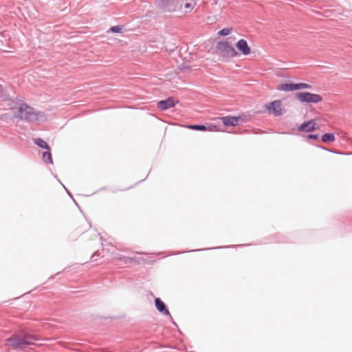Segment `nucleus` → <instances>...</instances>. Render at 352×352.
Instances as JSON below:
<instances>
[{
  "label": "nucleus",
  "mask_w": 352,
  "mask_h": 352,
  "mask_svg": "<svg viewBox=\"0 0 352 352\" xmlns=\"http://www.w3.org/2000/svg\"><path fill=\"white\" fill-rule=\"evenodd\" d=\"M155 305L159 312H160L163 315L170 316V314L168 310L166 305L160 298H155Z\"/></svg>",
  "instance_id": "obj_8"
},
{
  "label": "nucleus",
  "mask_w": 352,
  "mask_h": 352,
  "mask_svg": "<svg viewBox=\"0 0 352 352\" xmlns=\"http://www.w3.org/2000/svg\"><path fill=\"white\" fill-rule=\"evenodd\" d=\"M190 6L189 3H186V7L188 8Z\"/></svg>",
  "instance_id": "obj_25"
},
{
  "label": "nucleus",
  "mask_w": 352,
  "mask_h": 352,
  "mask_svg": "<svg viewBox=\"0 0 352 352\" xmlns=\"http://www.w3.org/2000/svg\"><path fill=\"white\" fill-rule=\"evenodd\" d=\"M1 94H2V88H1V87L0 86V95H1Z\"/></svg>",
  "instance_id": "obj_24"
},
{
  "label": "nucleus",
  "mask_w": 352,
  "mask_h": 352,
  "mask_svg": "<svg viewBox=\"0 0 352 352\" xmlns=\"http://www.w3.org/2000/svg\"><path fill=\"white\" fill-rule=\"evenodd\" d=\"M99 254L98 252H96L95 253L93 254V255L91 256V258L94 259V258L96 256H98Z\"/></svg>",
  "instance_id": "obj_23"
},
{
  "label": "nucleus",
  "mask_w": 352,
  "mask_h": 352,
  "mask_svg": "<svg viewBox=\"0 0 352 352\" xmlns=\"http://www.w3.org/2000/svg\"><path fill=\"white\" fill-rule=\"evenodd\" d=\"M219 126L216 124H210L207 126V131H219Z\"/></svg>",
  "instance_id": "obj_21"
},
{
  "label": "nucleus",
  "mask_w": 352,
  "mask_h": 352,
  "mask_svg": "<svg viewBox=\"0 0 352 352\" xmlns=\"http://www.w3.org/2000/svg\"><path fill=\"white\" fill-rule=\"evenodd\" d=\"M265 109L268 114L272 115L274 117L281 116L285 112L283 102L280 100L269 102L265 105Z\"/></svg>",
  "instance_id": "obj_4"
},
{
  "label": "nucleus",
  "mask_w": 352,
  "mask_h": 352,
  "mask_svg": "<svg viewBox=\"0 0 352 352\" xmlns=\"http://www.w3.org/2000/svg\"><path fill=\"white\" fill-rule=\"evenodd\" d=\"M42 158H43V162L46 164H52L53 163L52 154L50 152V151L43 152Z\"/></svg>",
  "instance_id": "obj_14"
},
{
  "label": "nucleus",
  "mask_w": 352,
  "mask_h": 352,
  "mask_svg": "<svg viewBox=\"0 0 352 352\" xmlns=\"http://www.w3.org/2000/svg\"><path fill=\"white\" fill-rule=\"evenodd\" d=\"M217 120L221 121L225 126H237L242 122L241 117L236 116H223L219 117Z\"/></svg>",
  "instance_id": "obj_6"
},
{
  "label": "nucleus",
  "mask_w": 352,
  "mask_h": 352,
  "mask_svg": "<svg viewBox=\"0 0 352 352\" xmlns=\"http://www.w3.org/2000/svg\"><path fill=\"white\" fill-rule=\"evenodd\" d=\"M189 128L191 129H193V130H197V131H207V126L204 124H192V125H190Z\"/></svg>",
  "instance_id": "obj_16"
},
{
  "label": "nucleus",
  "mask_w": 352,
  "mask_h": 352,
  "mask_svg": "<svg viewBox=\"0 0 352 352\" xmlns=\"http://www.w3.org/2000/svg\"><path fill=\"white\" fill-rule=\"evenodd\" d=\"M14 116L27 121H34L37 120V116L34 110L27 104H21L18 110L14 113Z\"/></svg>",
  "instance_id": "obj_3"
},
{
  "label": "nucleus",
  "mask_w": 352,
  "mask_h": 352,
  "mask_svg": "<svg viewBox=\"0 0 352 352\" xmlns=\"http://www.w3.org/2000/svg\"><path fill=\"white\" fill-rule=\"evenodd\" d=\"M174 0H155L157 6L164 10H170V7L173 5Z\"/></svg>",
  "instance_id": "obj_11"
},
{
  "label": "nucleus",
  "mask_w": 352,
  "mask_h": 352,
  "mask_svg": "<svg viewBox=\"0 0 352 352\" xmlns=\"http://www.w3.org/2000/svg\"><path fill=\"white\" fill-rule=\"evenodd\" d=\"M232 32V28H223L221 30L218 34L219 36H228Z\"/></svg>",
  "instance_id": "obj_18"
},
{
  "label": "nucleus",
  "mask_w": 352,
  "mask_h": 352,
  "mask_svg": "<svg viewBox=\"0 0 352 352\" xmlns=\"http://www.w3.org/2000/svg\"><path fill=\"white\" fill-rule=\"evenodd\" d=\"M324 142H331L335 141V136L333 133H325L322 136Z\"/></svg>",
  "instance_id": "obj_15"
},
{
  "label": "nucleus",
  "mask_w": 352,
  "mask_h": 352,
  "mask_svg": "<svg viewBox=\"0 0 352 352\" xmlns=\"http://www.w3.org/2000/svg\"><path fill=\"white\" fill-rule=\"evenodd\" d=\"M33 142L35 144H36L38 146H39L42 148L47 149V151L50 150L49 145L46 143L45 141H44L41 138H34L33 140Z\"/></svg>",
  "instance_id": "obj_13"
},
{
  "label": "nucleus",
  "mask_w": 352,
  "mask_h": 352,
  "mask_svg": "<svg viewBox=\"0 0 352 352\" xmlns=\"http://www.w3.org/2000/svg\"><path fill=\"white\" fill-rule=\"evenodd\" d=\"M177 102H178V100L175 101L174 98L169 97L166 100L159 101L157 102V107L159 109L165 111L175 107Z\"/></svg>",
  "instance_id": "obj_7"
},
{
  "label": "nucleus",
  "mask_w": 352,
  "mask_h": 352,
  "mask_svg": "<svg viewBox=\"0 0 352 352\" xmlns=\"http://www.w3.org/2000/svg\"><path fill=\"white\" fill-rule=\"evenodd\" d=\"M216 50L217 54L221 56L223 61L238 56V52L228 41L218 42Z\"/></svg>",
  "instance_id": "obj_2"
},
{
  "label": "nucleus",
  "mask_w": 352,
  "mask_h": 352,
  "mask_svg": "<svg viewBox=\"0 0 352 352\" xmlns=\"http://www.w3.org/2000/svg\"><path fill=\"white\" fill-rule=\"evenodd\" d=\"M278 89L285 91H295L297 90V83H283L280 85Z\"/></svg>",
  "instance_id": "obj_12"
},
{
  "label": "nucleus",
  "mask_w": 352,
  "mask_h": 352,
  "mask_svg": "<svg viewBox=\"0 0 352 352\" xmlns=\"http://www.w3.org/2000/svg\"><path fill=\"white\" fill-rule=\"evenodd\" d=\"M296 97L302 102L318 103L322 100L320 95L309 92H298Z\"/></svg>",
  "instance_id": "obj_5"
},
{
  "label": "nucleus",
  "mask_w": 352,
  "mask_h": 352,
  "mask_svg": "<svg viewBox=\"0 0 352 352\" xmlns=\"http://www.w3.org/2000/svg\"><path fill=\"white\" fill-rule=\"evenodd\" d=\"M236 47L245 56L250 54L251 52L250 47L248 46L247 41L244 39H240L236 43Z\"/></svg>",
  "instance_id": "obj_9"
},
{
  "label": "nucleus",
  "mask_w": 352,
  "mask_h": 352,
  "mask_svg": "<svg viewBox=\"0 0 352 352\" xmlns=\"http://www.w3.org/2000/svg\"><path fill=\"white\" fill-rule=\"evenodd\" d=\"M316 121L315 120H311L307 122L302 124L298 130L300 131L311 132L316 129Z\"/></svg>",
  "instance_id": "obj_10"
},
{
  "label": "nucleus",
  "mask_w": 352,
  "mask_h": 352,
  "mask_svg": "<svg viewBox=\"0 0 352 352\" xmlns=\"http://www.w3.org/2000/svg\"><path fill=\"white\" fill-rule=\"evenodd\" d=\"M118 258L120 261H122L124 263H129L133 261H136V259L133 257H128V256H120L118 257Z\"/></svg>",
  "instance_id": "obj_17"
},
{
  "label": "nucleus",
  "mask_w": 352,
  "mask_h": 352,
  "mask_svg": "<svg viewBox=\"0 0 352 352\" xmlns=\"http://www.w3.org/2000/svg\"><path fill=\"white\" fill-rule=\"evenodd\" d=\"M38 338L33 334L25 331H19L6 340V344L16 350H24L27 347L35 344Z\"/></svg>",
  "instance_id": "obj_1"
},
{
  "label": "nucleus",
  "mask_w": 352,
  "mask_h": 352,
  "mask_svg": "<svg viewBox=\"0 0 352 352\" xmlns=\"http://www.w3.org/2000/svg\"><path fill=\"white\" fill-rule=\"evenodd\" d=\"M307 138L309 139H315L316 140V139H317L318 138V135H309L307 136Z\"/></svg>",
  "instance_id": "obj_22"
},
{
  "label": "nucleus",
  "mask_w": 352,
  "mask_h": 352,
  "mask_svg": "<svg viewBox=\"0 0 352 352\" xmlns=\"http://www.w3.org/2000/svg\"><path fill=\"white\" fill-rule=\"evenodd\" d=\"M122 27L120 25H115L112 26L109 31L113 33H120L122 32Z\"/></svg>",
  "instance_id": "obj_20"
},
{
  "label": "nucleus",
  "mask_w": 352,
  "mask_h": 352,
  "mask_svg": "<svg viewBox=\"0 0 352 352\" xmlns=\"http://www.w3.org/2000/svg\"><path fill=\"white\" fill-rule=\"evenodd\" d=\"M311 88V86L307 83H303V82L297 83V90L303 89H309Z\"/></svg>",
  "instance_id": "obj_19"
}]
</instances>
